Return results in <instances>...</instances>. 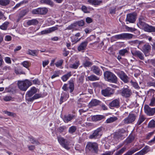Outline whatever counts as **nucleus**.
I'll list each match as a JSON object with an SVG mask.
<instances>
[{
    "label": "nucleus",
    "instance_id": "obj_55",
    "mask_svg": "<svg viewBox=\"0 0 155 155\" xmlns=\"http://www.w3.org/2000/svg\"><path fill=\"white\" fill-rule=\"evenodd\" d=\"M116 7L110 8L109 9V13L110 14H115L116 13Z\"/></svg>",
    "mask_w": 155,
    "mask_h": 155
},
{
    "label": "nucleus",
    "instance_id": "obj_38",
    "mask_svg": "<svg viewBox=\"0 0 155 155\" xmlns=\"http://www.w3.org/2000/svg\"><path fill=\"white\" fill-rule=\"evenodd\" d=\"M145 118L143 115H140V116L139 119L137 123V124L139 125L143 122L145 120Z\"/></svg>",
    "mask_w": 155,
    "mask_h": 155
},
{
    "label": "nucleus",
    "instance_id": "obj_42",
    "mask_svg": "<svg viewBox=\"0 0 155 155\" xmlns=\"http://www.w3.org/2000/svg\"><path fill=\"white\" fill-rule=\"evenodd\" d=\"M9 24L8 21H6L3 23L2 25L0 26V28L3 30H6Z\"/></svg>",
    "mask_w": 155,
    "mask_h": 155
},
{
    "label": "nucleus",
    "instance_id": "obj_6",
    "mask_svg": "<svg viewBox=\"0 0 155 155\" xmlns=\"http://www.w3.org/2000/svg\"><path fill=\"white\" fill-rule=\"evenodd\" d=\"M115 89L107 87L101 91V94L104 97H109L114 94Z\"/></svg>",
    "mask_w": 155,
    "mask_h": 155
},
{
    "label": "nucleus",
    "instance_id": "obj_54",
    "mask_svg": "<svg viewBox=\"0 0 155 155\" xmlns=\"http://www.w3.org/2000/svg\"><path fill=\"white\" fill-rule=\"evenodd\" d=\"M63 60L61 59L56 62L55 63V64L57 67H59L62 65L63 64Z\"/></svg>",
    "mask_w": 155,
    "mask_h": 155
},
{
    "label": "nucleus",
    "instance_id": "obj_21",
    "mask_svg": "<svg viewBox=\"0 0 155 155\" xmlns=\"http://www.w3.org/2000/svg\"><path fill=\"white\" fill-rule=\"evenodd\" d=\"M58 29V28L56 27H53L41 31V35H44L46 34L49 33Z\"/></svg>",
    "mask_w": 155,
    "mask_h": 155
},
{
    "label": "nucleus",
    "instance_id": "obj_30",
    "mask_svg": "<svg viewBox=\"0 0 155 155\" xmlns=\"http://www.w3.org/2000/svg\"><path fill=\"white\" fill-rule=\"evenodd\" d=\"M37 51L36 50L28 49L27 51V54L32 56H37L38 55Z\"/></svg>",
    "mask_w": 155,
    "mask_h": 155
},
{
    "label": "nucleus",
    "instance_id": "obj_17",
    "mask_svg": "<svg viewBox=\"0 0 155 155\" xmlns=\"http://www.w3.org/2000/svg\"><path fill=\"white\" fill-rule=\"evenodd\" d=\"M58 140L60 144L64 148L68 150L70 149L68 145L65 143V139L63 137H58Z\"/></svg>",
    "mask_w": 155,
    "mask_h": 155
},
{
    "label": "nucleus",
    "instance_id": "obj_50",
    "mask_svg": "<svg viewBox=\"0 0 155 155\" xmlns=\"http://www.w3.org/2000/svg\"><path fill=\"white\" fill-rule=\"evenodd\" d=\"M130 83L133 86L135 89H139L140 88V87L137 82L133 81L131 80L130 81Z\"/></svg>",
    "mask_w": 155,
    "mask_h": 155
},
{
    "label": "nucleus",
    "instance_id": "obj_5",
    "mask_svg": "<svg viewBox=\"0 0 155 155\" xmlns=\"http://www.w3.org/2000/svg\"><path fill=\"white\" fill-rule=\"evenodd\" d=\"M137 117L135 114L131 112L128 116L123 120V122L125 124H132L135 121Z\"/></svg>",
    "mask_w": 155,
    "mask_h": 155
},
{
    "label": "nucleus",
    "instance_id": "obj_57",
    "mask_svg": "<svg viewBox=\"0 0 155 155\" xmlns=\"http://www.w3.org/2000/svg\"><path fill=\"white\" fill-rule=\"evenodd\" d=\"M149 147L147 146H145L141 150L143 154L147 153L148 151Z\"/></svg>",
    "mask_w": 155,
    "mask_h": 155
},
{
    "label": "nucleus",
    "instance_id": "obj_63",
    "mask_svg": "<svg viewBox=\"0 0 155 155\" xmlns=\"http://www.w3.org/2000/svg\"><path fill=\"white\" fill-rule=\"evenodd\" d=\"M63 52V55L65 57L67 56L69 53V51H67L66 48H64Z\"/></svg>",
    "mask_w": 155,
    "mask_h": 155
},
{
    "label": "nucleus",
    "instance_id": "obj_35",
    "mask_svg": "<svg viewBox=\"0 0 155 155\" xmlns=\"http://www.w3.org/2000/svg\"><path fill=\"white\" fill-rule=\"evenodd\" d=\"M28 138L29 141H31V143L32 144H35L37 145H39L40 144V143L38 141L35 139V138L33 137L29 136L28 137Z\"/></svg>",
    "mask_w": 155,
    "mask_h": 155
},
{
    "label": "nucleus",
    "instance_id": "obj_62",
    "mask_svg": "<svg viewBox=\"0 0 155 155\" xmlns=\"http://www.w3.org/2000/svg\"><path fill=\"white\" fill-rule=\"evenodd\" d=\"M147 84L150 86H152L155 87V80H153L152 81L149 82Z\"/></svg>",
    "mask_w": 155,
    "mask_h": 155
},
{
    "label": "nucleus",
    "instance_id": "obj_19",
    "mask_svg": "<svg viewBox=\"0 0 155 155\" xmlns=\"http://www.w3.org/2000/svg\"><path fill=\"white\" fill-rule=\"evenodd\" d=\"M151 49V46L149 44L147 43L142 47L141 50L146 55V54L149 52Z\"/></svg>",
    "mask_w": 155,
    "mask_h": 155
},
{
    "label": "nucleus",
    "instance_id": "obj_40",
    "mask_svg": "<svg viewBox=\"0 0 155 155\" xmlns=\"http://www.w3.org/2000/svg\"><path fill=\"white\" fill-rule=\"evenodd\" d=\"M93 64V63L87 60H86L83 64V65L85 68L89 67L91 66Z\"/></svg>",
    "mask_w": 155,
    "mask_h": 155
},
{
    "label": "nucleus",
    "instance_id": "obj_13",
    "mask_svg": "<svg viewBox=\"0 0 155 155\" xmlns=\"http://www.w3.org/2000/svg\"><path fill=\"white\" fill-rule=\"evenodd\" d=\"M37 91L36 88L33 87H32L30 90L28 91L26 95V99L28 101V99L31 98L32 96L36 93Z\"/></svg>",
    "mask_w": 155,
    "mask_h": 155
},
{
    "label": "nucleus",
    "instance_id": "obj_4",
    "mask_svg": "<svg viewBox=\"0 0 155 155\" xmlns=\"http://www.w3.org/2000/svg\"><path fill=\"white\" fill-rule=\"evenodd\" d=\"M102 127H99L94 130L91 134L88 137L89 138L91 139H96L100 138L102 135Z\"/></svg>",
    "mask_w": 155,
    "mask_h": 155
},
{
    "label": "nucleus",
    "instance_id": "obj_46",
    "mask_svg": "<svg viewBox=\"0 0 155 155\" xmlns=\"http://www.w3.org/2000/svg\"><path fill=\"white\" fill-rule=\"evenodd\" d=\"M148 127L151 128L155 127V120H152L150 121L148 124Z\"/></svg>",
    "mask_w": 155,
    "mask_h": 155
},
{
    "label": "nucleus",
    "instance_id": "obj_44",
    "mask_svg": "<svg viewBox=\"0 0 155 155\" xmlns=\"http://www.w3.org/2000/svg\"><path fill=\"white\" fill-rule=\"evenodd\" d=\"M75 25H76V27L77 25H78L79 27H82L84 25V21L82 20H80L78 21H77L74 22Z\"/></svg>",
    "mask_w": 155,
    "mask_h": 155
},
{
    "label": "nucleus",
    "instance_id": "obj_47",
    "mask_svg": "<svg viewBox=\"0 0 155 155\" xmlns=\"http://www.w3.org/2000/svg\"><path fill=\"white\" fill-rule=\"evenodd\" d=\"M41 3H44L50 5H52L53 3L51 0H41Z\"/></svg>",
    "mask_w": 155,
    "mask_h": 155
},
{
    "label": "nucleus",
    "instance_id": "obj_36",
    "mask_svg": "<svg viewBox=\"0 0 155 155\" xmlns=\"http://www.w3.org/2000/svg\"><path fill=\"white\" fill-rule=\"evenodd\" d=\"M117 117H110L106 120V122L107 123H110L117 120Z\"/></svg>",
    "mask_w": 155,
    "mask_h": 155
},
{
    "label": "nucleus",
    "instance_id": "obj_31",
    "mask_svg": "<svg viewBox=\"0 0 155 155\" xmlns=\"http://www.w3.org/2000/svg\"><path fill=\"white\" fill-rule=\"evenodd\" d=\"M87 78L90 81H93L99 80L100 78L94 74H92L90 76H88Z\"/></svg>",
    "mask_w": 155,
    "mask_h": 155
},
{
    "label": "nucleus",
    "instance_id": "obj_20",
    "mask_svg": "<svg viewBox=\"0 0 155 155\" xmlns=\"http://www.w3.org/2000/svg\"><path fill=\"white\" fill-rule=\"evenodd\" d=\"M88 42L87 40H85L82 42L78 48V51H80L85 49L88 44Z\"/></svg>",
    "mask_w": 155,
    "mask_h": 155
},
{
    "label": "nucleus",
    "instance_id": "obj_14",
    "mask_svg": "<svg viewBox=\"0 0 155 155\" xmlns=\"http://www.w3.org/2000/svg\"><path fill=\"white\" fill-rule=\"evenodd\" d=\"M91 71L97 75L101 76L102 75V71L97 66L93 65L91 67Z\"/></svg>",
    "mask_w": 155,
    "mask_h": 155
},
{
    "label": "nucleus",
    "instance_id": "obj_56",
    "mask_svg": "<svg viewBox=\"0 0 155 155\" xmlns=\"http://www.w3.org/2000/svg\"><path fill=\"white\" fill-rule=\"evenodd\" d=\"M125 28L128 31L131 32L135 31L137 30V29L134 28L130 27L127 26H125Z\"/></svg>",
    "mask_w": 155,
    "mask_h": 155
},
{
    "label": "nucleus",
    "instance_id": "obj_51",
    "mask_svg": "<svg viewBox=\"0 0 155 155\" xmlns=\"http://www.w3.org/2000/svg\"><path fill=\"white\" fill-rule=\"evenodd\" d=\"M91 8H87L85 5H83L81 7V10L85 13H89L90 12L88 10L89 9Z\"/></svg>",
    "mask_w": 155,
    "mask_h": 155
},
{
    "label": "nucleus",
    "instance_id": "obj_59",
    "mask_svg": "<svg viewBox=\"0 0 155 155\" xmlns=\"http://www.w3.org/2000/svg\"><path fill=\"white\" fill-rule=\"evenodd\" d=\"M149 105L150 106H154L155 105V98L153 97L150 101V102L149 104Z\"/></svg>",
    "mask_w": 155,
    "mask_h": 155
},
{
    "label": "nucleus",
    "instance_id": "obj_37",
    "mask_svg": "<svg viewBox=\"0 0 155 155\" xmlns=\"http://www.w3.org/2000/svg\"><path fill=\"white\" fill-rule=\"evenodd\" d=\"M126 150V147H124L118 151H117L114 155H121Z\"/></svg>",
    "mask_w": 155,
    "mask_h": 155
},
{
    "label": "nucleus",
    "instance_id": "obj_64",
    "mask_svg": "<svg viewBox=\"0 0 155 155\" xmlns=\"http://www.w3.org/2000/svg\"><path fill=\"white\" fill-rule=\"evenodd\" d=\"M12 99V97L10 96H6L4 97V100L6 101H9L11 100Z\"/></svg>",
    "mask_w": 155,
    "mask_h": 155
},
{
    "label": "nucleus",
    "instance_id": "obj_27",
    "mask_svg": "<svg viewBox=\"0 0 155 155\" xmlns=\"http://www.w3.org/2000/svg\"><path fill=\"white\" fill-rule=\"evenodd\" d=\"M38 21L37 19H33L28 21L27 22V24L28 25L30 26L31 25H36L38 24Z\"/></svg>",
    "mask_w": 155,
    "mask_h": 155
},
{
    "label": "nucleus",
    "instance_id": "obj_7",
    "mask_svg": "<svg viewBox=\"0 0 155 155\" xmlns=\"http://www.w3.org/2000/svg\"><path fill=\"white\" fill-rule=\"evenodd\" d=\"M133 36V35L132 34L123 33L120 34L115 35L114 36V38L117 39H130L132 38Z\"/></svg>",
    "mask_w": 155,
    "mask_h": 155
},
{
    "label": "nucleus",
    "instance_id": "obj_18",
    "mask_svg": "<svg viewBox=\"0 0 155 155\" xmlns=\"http://www.w3.org/2000/svg\"><path fill=\"white\" fill-rule=\"evenodd\" d=\"M131 53L132 55L135 56H137L140 59L143 60L144 57L143 53L139 51H131Z\"/></svg>",
    "mask_w": 155,
    "mask_h": 155
},
{
    "label": "nucleus",
    "instance_id": "obj_60",
    "mask_svg": "<svg viewBox=\"0 0 155 155\" xmlns=\"http://www.w3.org/2000/svg\"><path fill=\"white\" fill-rule=\"evenodd\" d=\"M21 64L25 67L28 68L29 67L28 62L27 61H25L21 63Z\"/></svg>",
    "mask_w": 155,
    "mask_h": 155
},
{
    "label": "nucleus",
    "instance_id": "obj_34",
    "mask_svg": "<svg viewBox=\"0 0 155 155\" xmlns=\"http://www.w3.org/2000/svg\"><path fill=\"white\" fill-rule=\"evenodd\" d=\"M104 117L103 115H96L92 117V119L93 120H100L104 118Z\"/></svg>",
    "mask_w": 155,
    "mask_h": 155
},
{
    "label": "nucleus",
    "instance_id": "obj_24",
    "mask_svg": "<svg viewBox=\"0 0 155 155\" xmlns=\"http://www.w3.org/2000/svg\"><path fill=\"white\" fill-rule=\"evenodd\" d=\"M74 116L71 114H69L67 115H64L63 117V120L65 123H68L72 120L74 117Z\"/></svg>",
    "mask_w": 155,
    "mask_h": 155
},
{
    "label": "nucleus",
    "instance_id": "obj_48",
    "mask_svg": "<svg viewBox=\"0 0 155 155\" xmlns=\"http://www.w3.org/2000/svg\"><path fill=\"white\" fill-rule=\"evenodd\" d=\"M138 149L137 148H134L132 150H128L126 153L125 154L126 155H132L134 153L137 151Z\"/></svg>",
    "mask_w": 155,
    "mask_h": 155
},
{
    "label": "nucleus",
    "instance_id": "obj_58",
    "mask_svg": "<svg viewBox=\"0 0 155 155\" xmlns=\"http://www.w3.org/2000/svg\"><path fill=\"white\" fill-rule=\"evenodd\" d=\"M32 13L33 14H40V8L33 9L32 11Z\"/></svg>",
    "mask_w": 155,
    "mask_h": 155
},
{
    "label": "nucleus",
    "instance_id": "obj_15",
    "mask_svg": "<svg viewBox=\"0 0 155 155\" xmlns=\"http://www.w3.org/2000/svg\"><path fill=\"white\" fill-rule=\"evenodd\" d=\"M118 76L120 78L124 83H127L129 82V78L126 74L123 71H122L118 74Z\"/></svg>",
    "mask_w": 155,
    "mask_h": 155
},
{
    "label": "nucleus",
    "instance_id": "obj_52",
    "mask_svg": "<svg viewBox=\"0 0 155 155\" xmlns=\"http://www.w3.org/2000/svg\"><path fill=\"white\" fill-rule=\"evenodd\" d=\"M76 27V25L75 24V23L71 24V25H69L68 27H67L65 30H70L73 29L75 27Z\"/></svg>",
    "mask_w": 155,
    "mask_h": 155
},
{
    "label": "nucleus",
    "instance_id": "obj_61",
    "mask_svg": "<svg viewBox=\"0 0 155 155\" xmlns=\"http://www.w3.org/2000/svg\"><path fill=\"white\" fill-rule=\"evenodd\" d=\"M59 71H55L53 73V74L51 76V78L53 79L55 77L59 76Z\"/></svg>",
    "mask_w": 155,
    "mask_h": 155
},
{
    "label": "nucleus",
    "instance_id": "obj_9",
    "mask_svg": "<svg viewBox=\"0 0 155 155\" xmlns=\"http://www.w3.org/2000/svg\"><path fill=\"white\" fill-rule=\"evenodd\" d=\"M137 14L135 12L128 14L127 15L126 21L129 23H134L137 19Z\"/></svg>",
    "mask_w": 155,
    "mask_h": 155
},
{
    "label": "nucleus",
    "instance_id": "obj_32",
    "mask_svg": "<svg viewBox=\"0 0 155 155\" xmlns=\"http://www.w3.org/2000/svg\"><path fill=\"white\" fill-rule=\"evenodd\" d=\"M130 42L131 43V44H138V48L141 47V45L144 43V42L143 41H140L138 40L132 41Z\"/></svg>",
    "mask_w": 155,
    "mask_h": 155
},
{
    "label": "nucleus",
    "instance_id": "obj_1",
    "mask_svg": "<svg viewBox=\"0 0 155 155\" xmlns=\"http://www.w3.org/2000/svg\"><path fill=\"white\" fill-rule=\"evenodd\" d=\"M104 78L106 81L109 82L117 84L118 78L113 73L110 71H106L104 73Z\"/></svg>",
    "mask_w": 155,
    "mask_h": 155
},
{
    "label": "nucleus",
    "instance_id": "obj_29",
    "mask_svg": "<svg viewBox=\"0 0 155 155\" xmlns=\"http://www.w3.org/2000/svg\"><path fill=\"white\" fill-rule=\"evenodd\" d=\"M69 84V88L70 89V92L72 93L74 89V82L73 80H70L68 81Z\"/></svg>",
    "mask_w": 155,
    "mask_h": 155
},
{
    "label": "nucleus",
    "instance_id": "obj_49",
    "mask_svg": "<svg viewBox=\"0 0 155 155\" xmlns=\"http://www.w3.org/2000/svg\"><path fill=\"white\" fill-rule=\"evenodd\" d=\"M128 53V51L126 49L121 50L119 51V54L120 55L122 56H124L125 54H127Z\"/></svg>",
    "mask_w": 155,
    "mask_h": 155
},
{
    "label": "nucleus",
    "instance_id": "obj_16",
    "mask_svg": "<svg viewBox=\"0 0 155 155\" xmlns=\"http://www.w3.org/2000/svg\"><path fill=\"white\" fill-rule=\"evenodd\" d=\"M101 103V102L99 100L95 99H93L89 103L88 106L89 107L96 106L99 105Z\"/></svg>",
    "mask_w": 155,
    "mask_h": 155
},
{
    "label": "nucleus",
    "instance_id": "obj_39",
    "mask_svg": "<svg viewBox=\"0 0 155 155\" xmlns=\"http://www.w3.org/2000/svg\"><path fill=\"white\" fill-rule=\"evenodd\" d=\"M67 127L65 126H60L58 128V131L60 133L65 132L67 129Z\"/></svg>",
    "mask_w": 155,
    "mask_h": 155
},
{
    "label": "nucleus",
    "instance_id": "obj_10",
    "mask_svg": "<svg viewBox=\"0 0 155 155\" xmlns=\"http://www.w3.org/2000/svg\"><path fill=\"white\" fill-rule=\"evenodd\" d=\"M145 112L149 116H152L155 113V108H150L148 105H145L144 107Z\"/></svg>",
    "mask_w": 155,
    "mask_h": 155
},
{
    "label": "nucleus",
    "instance_id": "obj_53",
    "mask_svg": "<svg viewBox=\"0 0 155 155\" xmlns=\"http://www.w3.org/2000/svg\"><path fill=\"white\" fill-rule=\"evenodd\" d=\"M28 2L26 0H24L23 1L21 2H20V3L17 4L15 6V7L14 8V9L15 8H18V7H19L21 5L23 4L24 3H26Z\"/></svg>",
    "mask_w": 155,
    "mask_h": 155
},
{
    "label": "nucleus",
    "instance_id": "obj_25",
    "mask_svg": "<svg viewBox=\"0 0 155 155\" xmlns=\"http://www.w3.org/2000/svg\"><path fill=\"white\" fill-rule=\"evenodd\" d=\"M87 2L90 4L94 5H99L102 3V1L99 0H87Z\"/></svg>",
    "mask_w": 155,
    "mask_h": 155
},
{
    "label": "nucleus",
    "instance_id": "obj_41",
    "mask_svg": "<svg viewBox=\"0 0 155 155\" xmlns=\"http://www.w3.org/2000/svg\"><path fill=\"white\" fill-rule=\"evenodd\" d=\"M9 0H0V5L5 6L9 4Z\"/></svg>",
    "mask_w": 155,
    "mask_h": 155
},
{
    "label": "nucleus",
    "instance_id": "obj_22",
    "mask_svg": "<svg viewBox=\"0 0 155 155\" xmlns=\"http://www.w3.org/2000/svg\"><path fill=\"white\" fill-rule=\"evenodd\" d=\"M29 10L28 9H24L21 10L20 12L17 19V21L18 22L24 16L26 15L28 12Z\"/></svg>",
    "mask_w": 155,
    "mask_h": 155
},
{
    "label": "nucleus",
    "instance_id": "obj_26",
    "mask_svg": "<svg viewBox=\"0 0 155 155\" xmlns=\"http://www.w3.org/2000/svg\"><path fill=\"white\" fill-rule=\"evenodd\" d=\"M42 97V95L40 94H35V95L31 98H29L28 99V101L29 102H32L34 100Z\"/></svg>",
    "mask_w": 155,
    "mask_h": 155
},
{
    "label": "nucleus",
    "instance_id": "obj_28",
    "mask_svg": "<svg viewBox=\"0 0 155 155\" xmlns=\"http://www.w3.org/2000/svg\"><path fill=\"white\" fill-rule=\"evenodd\" d=\"M80 64V63L79 61H76L73 64L70 65V68L77 69L78 68V66Z\"/></svg>",
    "mask_w": 155,
    "mask_h": 155
},
{
    "label": "nucleus",
    "instance_id": "obj_12",
    "mask_svg": "<svg viewBox=\"0 0 155 155\" xmlns=\"http://www.w3.org/2000/svg\"><path fill=\"white\" fill-rule=\"evenodd\" d=\"M109 106L110 108L111 109L113 107L119 108L120 107V99H118L113 100L109 104Z\"/></svg>",
    "mask_w": 155,
    "mask_h": 155
},
{
    "label": "nucleus",
    "instance_id": "obj_8",
    "mask_svg": "<svg viewBox=\"0 0 155 155\" xmlns=\"http://www.w3.org/2000/svg\"><path fill=\"white\" fill-rule=\"evenodd\" d=\"M86 148L91 151L97 152L98 150L97 144L96 143L89 142L86 146Z\"/></svg>",
    "mask_w": 155,
    "mask_h": 155
},
{
    "label": "nucleus",
    "instance_id": "obj_43",
    "mask_svg": "<svg viewBox=\"0 0 155 155\" xmlns=\"http://www.w3.org/2000/svg\"><path fill=\"white\" fill-rule=\"evenodd\" d=\"M39 8L40 15H45L48 11V10L46 8Z\"/></svg>",
    "mask_w": 155,
    "mask_h": 155
},
{
    "label": "nucleus",
    "instance_id": "obj_2",
    "mask_svg": "<svg viewBox=\"0 0 155 155\" xmlns=\"http://www.w3.org/2000/svg\"><path fill=\"white\" fill-rule=\"evenodd\" d=\"M139 23L140 25L144 28L145 31L151 32H155V27L146 24L144 22V19L142 16H140L139 18Z\"/></svg>",
    "mask_w": 155,
    "mask_h": 155
},
{
    "label": "nucleus",
    "instance_id": "obj_33",
    "mask_svg": "<svg viewBox=\"0 0 155 155\" xmlns=\"http://www.w3.org/2000/svg\"><path fill=\"white\" fill-rule=\"evenodd\" d=\"M71 76V72L70 71L67 74L63 75L61 77V79L63 81H66Z\"/></svg>",
    "mask_w": 155,
    "mask_h": 155
},
{
    "label": "nucleus",
    "instance_id": "obj_45",
    "mask_svg": "<svg viewBox=\"0 0 155 155\" xmlns=\"http://www.w3.org/2000/svg\"><path fill=\"white\" fill-rule=\"evenodd\" d=\"M77 130V127L74 126H73L69 127L68 130V132L71 134H73Z\"/></svg>",
    "mask_w": 155,
    "mask_h": 155
},
{
    "label": "nucleus",
    "instance_id": "obj_11",
    "mask_svg": "<svg viewBox=\"0 0 155 155\" xmlns=\"http://www.w3.org/2000/svg\"><path fill=\"white\" fill-rule=\"evenodd\" d=\"M120 94L122 96L127 98L130 96L132 92L131 90L128 88H124L121 90Z\"/></svg>",
    "mask_w": 155,
    "mask_h": 155
},
{
    "label": "nucleus",
    "instance_id": "obj_23",
    "mask_svg": "<svg viewBox=\"0 0 155 155\" xmlns=\"http://www.w3.org/2000/svg\"><path fill=\"white\" fill-rule=\"evenodd\" d=\"M69 95L67 93L63 92L61 94V98L60 100L59 104H61L63 102L65 101L69 97Z\"/></svg>",
    "mask_w": 155,
    "mask_h": 155
},
{
    "label": "nucleus",
    "instance_id": "obj_3",
    "mask_svg": "<svg viewBox=\"0 0 155 155\" xmlns=\"http://www.w3.org/2000/svg\"><path fill=\"white\" fill-rule=\"evenodd\" d=\"M32 85L31 81L28 80L24 81H18V86L19 89L21 91H25Z\"/></svg>",
    "mask_w": 155,
    "mask_h": 155
}]
</instances>
